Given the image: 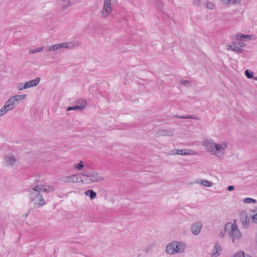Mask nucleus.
I'll return each mask as SVG.
<instances>
[{"instance_id": "obj_1", "label": "nucleus", "mask_w": 257, "mask_h": 257, "mask_svg": "<svg viewBox=\"0 0 257 257\" xmlns=\"http://www.w3.org/2000/svg\"><path fill=\"white\" fill-rule=\"evenodd\" d=\"M224 231L220 232V236L223 237L224 236L225 232L228 233L229 237L232 239L233 243L234 242L235 239H239L241 237V233L235 223H226L224 226Z\"/></svg>"}, {"instance_id": "obj_2", "label": "nucleus", "mask_w": 257, "mask_h": 257, "mask_svg": "<svg viewBox=\"0 0 257 257\" xmlns=\"http://www.w3.org/2000/svg\"><path fill=\"white\" fill-rule=\"evenodd\" d=\"M81 176L84 177V179L81 180V182L91 183L96 182L103 180V178L99 175L98 172L94 171H85L81 174Z\"/></svg>"}, {"instance_id": "obj_3", "label": "nucleus", "mask_w": 257, "mask_h": 257, "mask_svg": "<svg viewBox=\"0 0 257 257\" xmlns=\"http://www.w3.org/2000/svg\"><path fill=\"white\" fill-rule=\"evenodd\" d=\"M28 191L30 193V196L32 201L34 202V204H38L40 206L44 205L45 204L43 196L39 192H31V190L28 189Z\"/></svg>"}, {"instance_id": "obj_4", "label": "nucleus", "mask_w": 257, "mask_h": 257, "mask_svg": "<svg viewBox=\"0 0 257 257\" xmlns=\"http://www.w3.org/2000/svg\"><path fill=\"white\" fill-rule=\"evenodd\" d=\"M80 44L78 41H73L67 43H61L57 44L59 49L62 48L66 49H73L76 47H77Z\"/></svg>"}, {"instance_id": "obj_5", "label": "nucleus", "mask_w": 257, "mask_h": 257, "mask_svg": "<svg viewBox=\"0 0 257 257\" xmlns=\"http://www.w3.org/2000/svg\"><path fill=\"white\" fill-rule=\"evenodd\" d=\"M203 226L202 223L201 221H197L191 225V231L194 235H198Z\"/></svg>"}, {"instance_id": "obj_6", "label": "nucleus", "mask_w": 257, "mask_h": 257, "mask_svg": "<svg viewBox=\"0 0 257 257\" xmlns=\"http://www.w3.org/2000/svg\"><path fill=\"white\" fill-rule=\"evenodd\" d=\"M239 217L242 226L247 228L249 225L250 217L248 216L246 212L242 211L239 214Z\"/></svg>"}, {"instance_id": "obj_7", "label": "nucleus", "mask_w": 257, "mask_h": 257, "mask_svg": "<svg viewBox=\"0 0 257 257\" xmlns=\"http://www.w3.org/2000/svg\"><path fill=\"white\" fill-rule=\"evenodd\" d=\"M111 12V0H104L103 7V11L102 15L105 17L109 13Z\"/></svg>"}, {"instance_id": "obj_8", "label": "nucleus", "mask_w": 257, "mask_h": 257, "mask_svg": "<svg viewBox=\"0 0 257 257\" xmlns=\"http://www.w3.org/2000/svg\"><path fill=\"white\" fill-rule=\"evenodd\" d=\"M79 105H76L75 106H69L67 107L66 110L67 111H70V110H82L84 108H85L87 105L86 101L85 99H81L79 101Z\"/></svg>"}, {"instance_id": "obj_9", "label": "nucleus", "mask_w": 257, "mask_h": 257, "mask_svg": "<svg viewBox=\"0 0 257 257\" xmlns=\"http://www.w3.org/2000/svg\"><path fill=\"white\" fill-rule=\"evenodd\" d=\"M173 243L175 244V249L176 250V253H182L184 251L185 247H186V243L181 241H174Z\"/></svg>"}, {"instance_id": "obj_10", "label": "nucleus", "mask_w": 257, "mask_h": 257, "mask_svg": "<svg viewBox=\"0 0 257 257\" xmlns=\"http://www.w3.org/2000/svg\"><path fill=\"white\" fill-rule=\"evenodd\" d=\"M10 101L7 102L5 103L4 106L2 107L0 109V117L3 116L5 113H6L8 111L10 110H12L13 108L10 105Z\"/></svg>"}, {"instance_id": "obj_11", "label": "nucleus", "mask_w": 257, "mask_h": 257, "mask_svg": "<svg viewBox=\"0 0 257 257\" xmlns=\"http://www.w3.org/2000/svg\"><path fill=\"white\" fill-rule=\"evenodd\" d=\"M5 160L9 166H13L16 162L15 157L13 155L6 156Z\"/></svg>"}, {"instance_id": "obj_12", "label": "nucleus", "mask_w": 257, "mask_h": 257, "mask_svg": "<svg viewBox=\"0 0 257 257\" xmlns=\"http://www.w3.org/2000/svg\"><path fill=\"white\" fill-rule=\"evenodd\" d=\"M222 149H223V148L221 145L213 143L211 144L210 149H209V150L213 153L216 154L217 152L220 151Z\"/></svg>"}, {"instance_id": "obj_13", "label": "nucleus", "mask_w": 257, "mask_h": 257, "mask_svg": "<svg viewBox=\"0 0 257 257\" xmlns=\"http://www.w3.org/2000/svg\"><path fill=\"white\" fill-rule=\"evenodd\" d=\"M174 243L173 242L168 244L166 247V251L170 254H173L176 253V250L175 249Z\"/></svg>"}, {"instance_id": "obj_14", "label": "nucleus", "mask_w": 257, "mask_h": 257, "mask_svg": "<svg viewBox=\"0 0 257 257\" xmlns=\"http://www.w3.org/2000/svg\"><path fill=\"white\" fill-rule=\"evenodd\" d=\"M75 177H77L76 175H73L71 176H66L63 178V181L67 183H75L77 182L78 181L74 180Z\"/></svg>"}, {"instance_id": "obj_15", "label": "nucleus", "mask_w": 257, "mask_h": 257, "mask_svg": "<svg viewBox=\"0 0 257 257\" xmlns=\"http://www.w3.org/2000/svg\"><path fill=\"white\" fill-rule=\"evenodd\" d=\"M27 96V94L15 95L14 96L11 97V100H13V102L14 101V100H15L16 101H17V103L19 104L20 101L26 98Z\"/></svg>"}, {"instance_id": "obj_16", "label": "nucleus", "mask_w": 257, "mask_h": 257, "mask_svg": "<svg viewBox=\"0 0 257 257\" xmlns=\"http://www.w3.org/2000/svg\"><path fill=\"white\" fill-rule=\"evenodd\" d=\"M40 81V78L38 77L36 78H35V79L28 81L27 83H28L29 87L30 88L31 87L36 86L37 85H38Z\"/></svg>"}, {"instance_id": "obj_17", "label": "nucleus", "mask_w": 257, "mask_h": 257, "mask_svg": "<svg viewBox=\"0 0 257 257\" xmlns=\"http://www.w3.org/2000/svg\"><path fill=\"white\" fill-rule=\"evenodd\" d=\"M221 251V246L219 245L218 243H216L215 245V248L214 249L213 251V255L214 257H216L219 254Z\"/></svg>"}, {"instance_id": "obj_18", "label": "nucleus", "mask_w": 257, "mask_h": 257, "mask_svg": "<svg viewBox=\"0 0 257 257\" xmlns=\"http://www.w3.org/2000/svg\"><path fill=\"white\" fill-rule=\"evenodd\" d=\"M85 194L89 197L91 200L94 199L96 196V193L92 189H89L85 192Z\"/></svg>"}, {"instance_id": "obj_19", "label": "nucleus", "mask_w": 257, "mask_h": 257, "mask_svg": "<svg viewBox=\"0 0 257 257\" xmlns=\"http://www.w3.org/2000/svg\"><path fill=\"white\" fill-rule=\"evenodd\" d=\"M158 134L159 136H173V133L170 131L167 130H162L158 132Z\"/></svg>"}, {"instance_id": "obj_20", "label": "nucleus", "mask_w": 257, "mask_h": 257, "mask_svg": "<svg viewBox=\"0 0 257 257\" xmlns=\"http://www.w3.org/2000/svg\"><path fill=\"white\" fill-rule=\"evenodd\" d=\"M28 189L31 190V192H42V185H36L35 186L31 185Z\"/></svg>"}, {"instance_id": "obj_21", "label": "nucleus", "mask_w": 257, "mask_h": 257, "mask_svg": "<svg viewBox=\"0 0 257 257\" xmlns=\"http://www.w3.org/2000/svg\"><path fill=\"white\" fill-rule=\"evenodd\" d=\"M42 191L45 192H53L54 191V188L53 186L51 185L45 186L42 185Z\"/></svg>"}, {"instance_id": "obj_22", "label": "nucleus", "mask_w": 257, "mask_h": 257, "mask_svg": "<svg viewBox=\"0 0 257 257\" xmlns=\"http://www.w3.org/2000/svg\"><path fill=\"white\" fill-rule=\"evenodd\" d=\"M232 51L237 53L240 54L244 52V49L239 48L238 46H237L235 45H233V48L232 49Z\"/></svg>"}, {"instance_id": "obj_23", "label": "nucleus", "mask_w": 257, "mask_h": 257, "mask_svg": "<svg viewBox=\"0 0 257 257\" xmlns=\"http://www.w3.org/2000/svg\"><path fill=\"white\" fill-rule=\"evenodd\" d=\"M174 151H175V153H174V154L181 155H186L189 154V153L186 152V150L177 149V150H175Z\"/></svg>"}, {"instance_id": "obj_24", "label": "nucleus", "mask_w": 257, "mask_h": 257, "mask_svg": "<svg viewBox=\"0 0 257 257\" xmlns=\"http://www.w3.org/2000/svg\"><path fill=\"white\" fill-rule=\"evenodd\" d=\"M43 49H44V47H41L37 48L36 49H30L29 50V53L31 54H34L36 53H38V52H41L43 50Z\"/></svg>"}, {"instance_id": "obj_25", "label": "nucleus", "mask_w": 257, "mask_h": 257, "mask_svg": "<svg viewBox=\"0 0 257 257\" xmlns=\"http://www.w3.org/2000/svg\"><path fill=\"white\" fill-rule=\"evenodd\" d=\"M199 183L203 186L207 187H210L211 184L212 183V182H210L207 180H201L200 181Z\"/></svg>"}, {"instance_id": "obj_26", "label": "nucleus", "mask_w": 257, "mask_h": 257, "mask_svg": "<svg viewBox=\"0 0 257 257\" xmlns=\"http://www.w3.org/2000/svg\"><path fill=\"white\" fill-rule=\"evenodd\" d=\"M84 167V165L83 164V162L82 161H80L79 163L77 164H75L74 166V168L80 170Z\"/></svg>"}, {"instance_id": "obj_27", "label": "nucleus", "mask_w": 257, "mask_h": 257, "mask_svg": "<svg viewBox=\"0 0 257 257\" xmlns=\"http://www.w3.org/2000/svg\"><path fill=\"white\" fill-rule=\"evenodd\" d=\"M243 202L246 203H255L256 202V200L254 199L251 198H246L243 200Z\"/></svg>"}, {"instance_id": "obj_28", "label": "nucleus", "mask_w": 257, "mask_h": 257, "mask_svg": "<svg viewBox=\"0 0 257 257\" xmlns=\"http://www.w3.org/2000/svg\"><path fill=\"white\" fill-rule=\"evenodd\" d=\"M245 75L247 78H251L253 77V72L247 69L245 71Z\"/></svg>"}, {"instance_id": "obj_29", "label": "nucleus", "mask_w": 257, "mask_h": 257, "mask_svg": "<svg viewBox=\"0 0 257 257\" xmlns=\"http://www.w3.org/2000/svg\"><path fill=\"white\" fill-rule=\"evenodd\" d=\"M58 49H59V48L58 47L57 44H55L54 45L50 46L48 48V51H55V50H57Z\"/></svg>"}, {"instance_id": "obj_30", "label": "nucleus", "mask_w": 257, "mask_h": 257, "mask_svg": "<svg viewBox=\"0 0 257 257\" xmlns=\"http://www.w3.org/2000/svg\"><path fill=\"white\" fill-rule=\"evenodd\" d=\"M7 101L11 102H10V105L12 107V108H13L15 107V105H17L18 104V103H17V101H16L15 100H14V101L13 102V100H11V97L9 99H8Z\"/></svg>"}, {"instance_id": "obj_31", "label": "nucleus", "mask_w": 257, "mask_h": 257, "mask_svg": "<svg viewBox=\"0 0 257 257\" xmlns=\"http://www.w3.org/2000/svg\"><path fill=\"white\" fill-rule=\"evenodd\" d=\"M233 45H235L237 46H239L240 47H243L245 46V44L242 42H234Z\"/></svg>"}, {"instance_id": "obj_32", "label": "nucleus", "mask_w": 257, "mask_h": 257, "mask_svg": "<svg viewBox=\"0 0 257 257\" xmlns=\"http://www.w3.org/2000/svg\"><path fill=\"white\" fill-rule=\"evenodd\" d=\"M243 37H244V35L241 34L240 33H238L235 36L236 39L238 40H242Z\"/></svg>"}, {"instance_id": "obj_33", "label": "nucleus", "mask_w": 257, "mask_h": 257, "mask_svg": "<svg viewBox=\"0 0 257 257\" xmlns=\"http://www.w3.org/2000/svg\"><path fill=\"white\" fill-rule=\"evenodd\" d=\"M201 0H193V5L195 6H200Z\"/></svg>"}, {"instance_id": "obj_34", "label": "nucleus", "mask_w": 257, "mask_h": 257, "mask_svg": "<svg viewBox=\"0 0 257 257\" xmlns=\"http://www.w3.org/2000/svg\"><path fill=\"white\" fill-rule=\"evenodd\" d=\"M234 257H245V255L243 252H238L234 255Z\"/></svg>"}, {"instance_id": "obj_35", "label": "nucleus", "mask_w": 257, "mask_h": 257, "mask_svg": "<svg viewBox=\"0 0 257 257\" xmlns=\"http://www.w3.org/2000/svg\"><path fill=\"white\" fill-rule=\"evenodd\" d=\"M207 7L209 9H213L214 7V5L211 2H207L206 4Z\"/></svg>"}, {"instance_id": "obj_36", "label": "nucleus", "mask_w": 257, "mask_h": 257, "mask_svg": "<svg viewBox=\"0 0 257 257\" xmlns=\"http://www.w3.org/2000/svg\"><path fill=\"white\" fill-rule=\"evenodd\" d=\"M17 87H18V89L20 90H22L24 89L23 83H19Z\"/></svg>"}, {"instance_id": "obj_37", "label": "nucleus", "mask_w": 257, "mask_h": 257, "mask_svg": "<svg viewBox=\"0 0 257 257\" xmlns=\"http://www.w3.org/2000/svg\"><path fill=\"white\" fill-rule=\"evenodd\" d=\"M180 83L184 86H188L190 83L188 80H181Z\"/></svg>"}, {"instance_id": "obj_38", "label": "nucleus", "mask_w": 257, "mask_h": 257, "mask_svg": "<svg viewBox=\"0 0 257 257\" xmlns=\"http://www.w3.org/2000/svg\"><path fill=\"white\" fill-rule=\"evenodd\" d=\"M77 175V177H75L74 180L78 181V182L77 183H79V182H80V181L81 182V180H83V179H84V178H82L81 177H80L78 175Z\"/></svg>"}, {"instance_id": "obj_39", "label": "nucleus", "mask_w": 257, "mask_h": 257, "mask_svg": "<svg viewBox=\"0 0 257 257\" xmlns=\"http://www.w3.org/2000/svg\"><path fill=\"white\" fill-rule=\"evenodd\" d=\"M252 220L253 222L257 223V213L252 216Z\"/></svg>"}, {"instance_id": "obj_40", "label": "nucleus", "mask_w": 257, "mask_h": 257, "mask_svg": "<svg viewBox=\"0 0 257 257\" xmlns=\"http://www.w3.org/2000/svg\"><path fill=\"white\" fill-rule=\"evenodd\" d=\"M186 118H191V119H199L197 117L193 116L192 115H188L186 116H185Z\"/></svg>"}, {"instance_id": "obj_41", "label": "nucleus", "mask_w": 257, "mask_h": 257, "mask_svg": "<svg viewBox=\"0 0 257 257\" xmlns=\"http://www.w3.org/2000/svg\"><path fill=\"white\" fill-rule=\"evenodd\" d=\"M234 189V187L233 186L230 185L227 187V190L229 191H232Z\"/></svg>"}, {"instance_id": "obj_42", "label": "nucleus", "mask_w": 257, "mask_h": 257, "mask_svg": "<svg viewBox=\"0 0 257 257\" xmlns=\"http://www.w3.org/2000/svg\"><path fill=\"white\" fill-rule=\"evenodd\" d=\"M226 47H227V50H231L232 51V49H233V46L230 44L227 45Z\"/></svg>"}, {"instance_id": "obj_43", "label": "nucleus", "mask_w": 257, "mask_h": 257, "mask_svg": "<svg viewBox=\"0 0 257 257\" xmlns=\"http://www.w3.org/2000/svg\"><path fill=\"white\" fill-rule=\"evenodd\" d=\"M23 84H24V89H27V88H29L27 82L23 83Z\"/></svg>"}, {"instance_id": "obj_44", "label": "nucleus", "mask_w": 257, "mask_h": 257, "mask_svg": "<svg viewBox=\"0 0 257 257\" xmlns=\"http://www.w3.org/2000/svg\"><path fill=\"white\" fill-rule=\"evenodd\" d=\"M251 37H253V36L249 35H244V37H243V38H250Z\"/></svg>"}, {"instance_id": "obj_45", "label": "nucleus", "mask_w": 257, "mask_h": 257, "mask_svg": "<svg viewBox=\"0 0 257 257\" xmlns=\"http://www.w3.org/2000/svg\"><path fill=\"white\" fill-rule=\"evenodd\" d=\"M70 6V2H69L68 4H67L66 6H64L63 7V10H65L66 9H67V7Z\"/></svg>"}, {"instance_id": "obj_46", "label": "nucleus", "mask_w": 257, "mask_h": 257, "mask_svg": "<svg viewBox=\"0 0 257 257\" xmlns=\"http://www.w3.org/2000/svg\"><path fill=\"white\" fill-rule=\"evenodd\" d=\"M240 2V0H233V3H234V4L239 3Z\"/></svg>"}, {"instance_id": "obj_47", "label": "nucleus", "mask_w": 257, "mask_h": 257, "mask_svg": "<svg viewBox=\"0 0 257 257\" xmlns=\"http://www.w3.org/2000/svg\"><path fill=\"white\" fill-rule=\"evenodd\" d=\"M185 116H186L182 115V116H178V117H179L180 118H186V117H185Z\"/></svg>"}, {"instance_id": "obj_48", "label": "nucleus", "mask_w": 257, "mask_h": 257, "mask_svg": "<svg viewBox=\"0 0 257 257\" xmlns=\"http://www.w3.org/2000/svg\"><path fill=\"white\" fill-rule=\"evenodd\" d=\"M254 79H255V80H257V77H254Z\"/></svg>"}, {"instance_id": "obj_49", "label": "nucleus", "mask_w": 257, "mask_h": 257, "mask_svg": "<svg viewBox=\"0 0 257 257\" xmlns=\"http://www.w3.org/2000/svg\"><path fill=\"white\" fill-rule=\"evenodd\" d=\"M230 1H231V0H227L228 2H229Z\"/></svg>"}]
</instances>
